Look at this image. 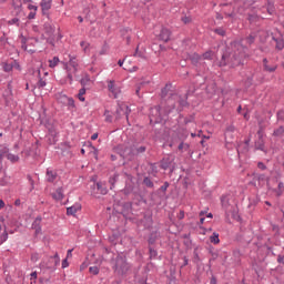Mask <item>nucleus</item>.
Masks as SVG:
<instances>
[{
  "mask_svg": "<svg viewBox=\"0 0 284 284\" xmlns=\"http://www.w3.org/2000/svg\"><path fill=\"white\" fill-rule=\"evenodd\" d=\"M41 222V217H37L34 223H33V227H37Z\"/></svg>",
  "mask_w": 284,
  "mask_h": 284,
  "instance_id": "37",
  "label": "nucleus"
},
{
  "mask_svg": "<svg viewBox=\"0 0 284 284\" xmlns=\"http://www.w3.org/2000/svg\"><path fill=\"white\" fill-rule=\"evenodd\" d=\"M28 9H29L30 11H33V12H37V11H38V7L34 6V4H31V3L28 6Z\"/></svg>",
  "mask_w": 284,
  "mask_h": 284,
  "instance_id": "30",
  "label": "nucleus"
},
{
  "mask_svg": "<svg viewBox=\"0 0 284 284\" xmlns=\"http://www.w3.org/2000/svg\"><path fill=\"white\" fill-rule=\"evenodd\" d=\"M202 58L204 60H212L214 58V53L213 51H206L205 53H203Z\"/></svg>",
  "mask_w": 284,
  "mask_h": 284,
  "instance_id": "21",
  "label": "nucleus"
},
{
  "mask_svg": "<svg viewBox=\"0 0 284 284\" xmlns=\"http://www.w3.org/2000/svg\"><path fill=\"white\" fill-rule=\"evenodd\" d=\"M85 89H80V92L78 93V99H80V101L84 102L85 98L83 97L85 94Z\"/></svg>",
  "mask_w": 284,
  "mask_h": 284,
  "instance_id": "23",
  "label": "nucleus"
},
{
  "mask_svg": "<svg viewBox=\"0 0 284 284\" xmlns=\"http://www.w3.org/2000/svg\"><path fill=\"white\" fill-rule=\"evenodd\" d=\"M26 42H27V39H26V38H22V49H23L24 51H28V52H30V53H33L34 51H32V49H28Z\"/></svg>",
  "mask_w": 284,
  "mask_h": 284,
  "instance_id": "27",
  "label": "nucleus"
},
{
  "mask_svg": "<svg viewBox=\"0 0 284 284\" xmlns=\"http://www.w3.org/2000/svg\"><path fill=\"white\" fill-rule=\"evenodd\" d=\"M2 68L6 72H10L13 68L20 70V67L17 62H13V63L3 62Z\"/></svg>",
  "mask_w": 284,
  "mask_h": 284,
  "instance_id": "11",
  "label": "nucleus"
},
{
  "mask_svg": "<svg viewBox=\"0 0 284 284\" xmlns=\"http://www.w3.org/2000/svg\"><path fill=\"white\" fill-rule=\"evenodd\" d=\"M250 141H251V139L246 140V141H245V144L248 145V144H250Z\"/></svg>",
  "mask_w": 284,
  "mask_h": 284,
  "instance_id": "60",
  "label": "nucleus"
},
{
  "mask_svg": "<svg viewBox=\"0 0 284 284\" xmlns=\"http://www.w3.org/2000/svg\"><path fill=\"white\" fill-rule=\"evenodd\" d=\"M4 207V202L3 200H0V210H2Z\"/></svg>",
  "mask_w": 284,
  "mask_h": 284,
  "instance_id": "48",
  "label": "nucleus"
},
{
  "mask_svg": "<svg viewBox=\"0 0 284 284\" xmlns=\"http://www.w3.org/2000/svg\"><path fill=\"white\" fill-rule=\"evenodd\" d=\"M53 199L55 201H62L64 199V193H63V189L59 187L53 194H52Z\"/></svg>",
  "mask_w": 284,
  "mask_h": 284,
  "instance_id": "14",
  "label": "nucleus"
},
{
  "mask_svg": "<svg viewBox=\"0 0 284 284\" xmlns=\"http://www.w3.org/2000/svg\"><path fill=\"white\" fill-rule=\"evenodd\" d=\"M130 113H131V110H130L129 105L121 103V104H119V106L116 109L115 119H120L122 115H125V118L128 120Z\"/></svg>",
  "mask_w": 284,
  "mask_h": 284,
  "instance_id": "5",
  "label": "nucleus"
},
{
  "mask_svg": "<svg viewBox=\"0 0 284 284\" xmlns=\"http://www.w3.org/2000/svg\"><path fill=\"white\" fill-rule=\"evenodd\" d=\"M210 242L213 243V244H219L220 243L219 233L214 232L210 236Z\"/></svg>",
  "mask_w": 284,
  "mask_h": 284,
  "instance_id": "17",
  "label": "nucleus"
},
{
  "mask_svg": "<svg viewBox=\"0 0 284 284\" xmlns=\"http://www.w3.org/2000/svg\"><path fill=\"white\" fill-rule=\"evenodd\" d=\"M258 168H260L261 170H265V165H264L263 163H258Z\"/></svg>",
  "mask_w": 284,
  "mask_h": 284,
  "instance_id": "49",
  "label": "nucleus"
},
{
  "mask_svg": "<svg viewBox=\"0 0 284 284\" xmlns=\"http://www.w3.org/2000/svg\"><path fill=\"white\" fill-rule=\"evenodd\" d=\"M78 21H80V23H82L83 22V18L81 16L78 17Z\"/></svg>",
  "mask_w": 284,
  "mask_h": 284,
  "instance_id": "55",
  "label": "nucleus"
},
{
  "mask_svg": "<svg viewBox=\"0 0 284 284\" xmlns=\"http://www.w3.org/2000/svg\"><path fill=\"white\" fill-rule=\"evenodd\" d=\"M58 100L60 101V102H62L63 104H67V105H69V106H71V108H74V100L73 99H71V98H68L67 95H59L58 97Z\"/></svg>",
  "mask_w": 284,
  "mask_h": 284,
  "instance_id": "9",
  "label": "nucleus"
},
{
  "mask_svg": "<svg viewBox=\"0 0 284 284\" xmlns=\"http://www.w3.org/2000/svg\"><path fill=\"white\" fill-rule=\"evenodd\" d=\"M182 21H183L185 24H187V23H190V18L184 17V18L182 19Z\"/></svg>",
  "mask_w": 284,
  "mask_h": 284,
  "instance_id": "42",
  "label": "nucleus"
},
{
  "mask_svg": "<svg viewBox=\"0 0 284 284\" xmlns=\"http://www.w3.org/2000/svg\"><path fill=\"white\" fill-rule=\"evenodd\" d=\"M245 58V47L241 41H234L231 43V51L222 55L220 67H225L231 64L232 67H237L243 62Z\"/></svg>",
  "mask_w": 284,
  "mask_h": 284,
  "instance_id": "1",
  "label": "nucleus"
},
{
  "mask_svg": "<svg viewBox=\"0 0 284 284\" xmlns=\"http://www.w3.org/2000/svg\"><path fill=\"white\" fill-rule=\"evenodd\" d=\"M211 284H216V280H215V277H212V280H211Z\"/></svg>",
  "mask_w": 284,
  "mask_h": 284,
  "instance_id": "52",
  "label": "nucleus"
},
{
  "mask_svg": "<svg viewBox=\"0 0 284 284\" xmlns=\"http://www.w3.org/2000/svg\"><path fill=\"white\" fill-rule=\"evenodd\" d=\"M168 105L172 106V109H176L178 111H181V108L187 105V101L185 97L181 99V97L174 94L168 100Z\"/></svg>",
  "mask_w": 284,
  "mask_h": 284,
  "instance_id": "3",
  "label": "nucleus"
},
{
  "mask_svg": "<svg viewBox=\"0 0 284 284\" xmlns=\"http://www.w3.org/2000/svg\"><path fill=\"white\" fill-rule=\"evenodd\" d=\"M145 151H146V148H145V146H139V148L132 150V153H133V154H140V153H143V152H145Z\"/></svg>",
  "mask_w": 284,
  "mask_h": 284,
  "instance_id": "22",
  "label": "nucleus"
},
{
  "mask_svg": "<svg viewBox=\"0 0 284 284\" xmlns=\"http://www.w3.org/2000/svg\"><path fill=\"white\" fill-rule=\"evenodd\" d=\"M79 211H81L80 204H74L67 209L68 215H71V216L75 215Z\"/></svg>",
  "mask_w": 284,
  "mask_h": 284,
  "instance_id": "12",
  "label": "nucleus"
},
{
  "mask_svg": "<svg viewBox=\"0 0 284 284\" xmlns=\"http://www.w3.org/2000/svg\"><path fill=\"white\" fill-rule=\"evenodd\" d=\"M99 138V134L98 133H93L92 135H91V140H97Z\"/></svg>",
  "mask_w": 284,
  "mask_h": 284,
  "instance_id": "43",
  "label": "nucleus"
},
{
  "mask_svg": "<svg viewBox=\"0 0 284 284\" xmlns=\"http://www.w3.org/2000/svg\"><path fill=\"white\" fill-rule=\"evenodd\" d=\"M185 214L183 212L180 213V219H183Z\"/></svg>",
  "mask_w": 284,
  "mask_h": 284,
  "instance_id": "56",
  "label": "nucleus"
},
{
  "mask_svg": "<svg viewBox=\"0 0 284 284\" xmlns=\"http://www.w3.org/2000/svg\"><path fill=\"white\" fill-rule=\"evenodd\" d=\"M216 33L220 36H224L225 31L223 29H216Z\"/></svg>",
  "mask_w": 284,
  "mask_h": 284,
  "instance_id": "41",
  "label": "nucleus"
},
{
  "mask_svg": "<svg viewBox=\"0 0 284 284\" xmlns=\"http://www.w3.org/2000/svg\"><path fill=\"white\" fill-rule=\"evenodd\" d=\"M134 57H141V53H139V48H136V51L134 53Z\"/></svg>",
  "mask_w": 284,
  "mask_h": 284,
  "instance_id": "50",
  "label": "nucleus"
},
{
  "mask_svg": "<svg viewBox=\"0 0 284 284\" xmlns=\"http://www.w3.org/2000/svg\"><path fill=\"white\" fill-rule=\"evenodd\" d=\"M100 272V268L98 266H91L89 268V273H91L92 275H98Z\"/></svg>",
  "mask_w": 284,
  "mask_h": 284,
  "instance_id": "24",
  "label": "nucleus"
},
{
  "mask_svg": "<svg viewBox=\"0 0 284 284\" xmlns=\"http://www.w3.org/2000/svg\"><path fill=\"white\" fill-rule=\"evenodd\" d=\"M60 60L59 58H53L52 60H49V67L51 69H54L59 64Z\"/></svg>",
  "mask_w": 284,
  "mask_h": 284,
  "instance_id": "19",
  "label": "nucleus"
},
{
  "mask_svg": "<svg viewBox=\"0 0 284 284\" xmlns=\"http://www.w3.org/2000/svg\"><path fill=\"white\" fill-rule=\"evenodd\" d=\"M80 47H82V50H83L84 52H88V49H89V47H90V43H89L88 41H81V42H80Z\"/></svg>",
  "mask_w": 284,
  "mask_h": 284,
  "instance_id": "25",
  "label": "nucleus"
},
{
  "mask_svg": "<svg viewBox=\"0 0 284 284\" xmlns=\"http://www.w3.org/2000/svg\"><path fill=\"white\" fill-rule=\"evenodd\" d=\"M283 47H284V43H283V42H278V43H277V49L282 50Z\"/></svg>",
  "mask_w": 284,
  "mask_h": 284,
  "instance_id": "44",
  "label": "nucleus"
},
{
  "mask_svg": "<svg viewBox=\"0 0 284 284\" xmlns=\"http://www.w3.org/2000/svg\"><path fill=\"white\" fill-rule=\"evenodd\" d=\"M246 42L248 44H252L254 42V37L253 36H250L247 39H246Z\"/></svg>",
  "mask_w": 284,
  "mask_h": 284,
  "instance_id": "39",
  "label": "nucleus"
},
{
  "mask_svg": "<svg viewBox=\"0 0 284 284\" xmlns=\"http://www.w3.org/2000/svg\"><path fill=\"white\" fill-rule=\"evenodd\" d=\"M42 13L45 14L51 9V0H42L41 3Z\"/></svg>",
  "mask_w": 284,
  "mask_h": 284,
  "instance_id": "13",
  "label": "nucleus"
},
{
  "mask_svg": "<svg viewBox=\"0 0 284 284\" xmlns=\"http://www.w3.org/2000/svg\"><path fill=\"white\" fill-rule=\"evenodd\" d=\"M159 39L163 42H169L171 40V31L168 28H162Z\"/></svg>",
  "mask_w": 284,
  "mask_h": 284,
  "instance_id": "8",
  "label": "nucleus"
},
{
  "mask_svg": "<svg viewBox=\"0 0 284 284\" xmlns=\"http://www.w3.org/2000/svg\"><path fill=\"white\" fill-rule=\"evenodd\" d=\"M130 266L126 262L125 256L123 255H118L114 260V264H113V270L114 272H116L118 274H124L129 271Z\"/></svg>",
  "mask_w": 284,
  "mask_h": 284,
  "instance_id": "2",
  "label": "nucleus"
},
{
  "mask_svg": "<svg viewBox=\"0 0 284 284\" xmlns=\"http://www.w3.org/2000/svg\"><path fill=\"white\" fill-rule=\"evenodd\" d=\"M97 190L100 191V194H102V195L108 194V190L105 187H103L102 183H97Z\"/></svg>",
  "mask_w": 284,
  "mask_h": 284,
  "instance_id": "18",
  "label": "nucleus"
},
{
  "mask_svg": "<svg viewBox=\"0 0 284 284\" xmlns=\"http://www.w3.org/2000/svg\"><path fill=\"white\" fill-rule=\"evenodd\" d=\"M191 136L196 138V134L192 133Z\"/></svg>",
  "mask_w": 284,
  "mask_h": 284,
  "instance_id": "64",
  "label": "nucleus"
},
{
  "mask_svg": "<svg viewBox=\"0 0 284 284\" xmlns=\"http://www.w3.org/2000/svg\"><path fill=\"white\" fill-rule=\"evenodd\" d=\"M143 184H144L146 187H149V189L154 187V183L152 182V180H151L150 178H145V179L143 180Z\"/></svg>",
  "mask_w": 284,
  "mask_h": 284,
  "instance_id": "20",
  "label": "nucleus"
},
{
  "mask_svg": "<svg viewBox=\"0 0 284 284\" xmlns=\"http://www.w3.org/2000/svg\"><path fill=\"white\" fill-rule=\"evenodd\" d=\"M123 64H124V60H119V61H118V65H119V67H123Z\"/></svg>",
  "mask_w": 284,
  "mask_h": 284,
  "instance_id": "46",
  "label": "nucleus"
},
{
  "mask_svg": "<svg viewBox=\"0 0 284 284\" xmlns=\"http://www.w3.org/2000/svg\"><path fill=\"white\" fill-rule=\"evenodd\" d=\"M72 256V250L68 251V257Z\"/></svg>",
  "mask_w": 284,
  "mask_h": 284,
  "instance_id": "54",
  "label": "nucleus"
},
{
  "mask_svg": "<svg viewBox=\"0 0 284 284\" xmlns=\"http://www.w3.org/2000/svg\"><path fill=\"white\" fill-rule=\"evenodd\" d=\"M160 112H161L160 106H155L151 111L152 115H154V113H155V116H161Z\"/></svg>",
  "mask_w": 284,
  "mask_h": 284,
  "instance_id": "28",
  "label": "nucleus"
},
{
  "mask_svg": "<svg viewBox=\"0 0 284 284\" xmlns=\"http://www.w3.org/2000/svg\"><path fill=\"white\" fill-rule=\"evenodd\" d=\"M207 217H209V219H212V217H213L212 213H209V214H207Z\"/></svg>",
  "mask_w": 284,
  "mask_h": 284,
  "instance_id": "61",
  "label": "nucleus"
},
{
  "mask_svg": "<svg viewBox=\"0 0 284 284\" xmlns=\"http://www.w3.org/2000/svg\"><path fill=\"white\" fill-rule=\"evenodd\" d=\"M104 121L105 122H109V123H112L113 121V115L111 114V112L109 110H105L104 113Z\"/></svg>",
  "mask_w": 284,
  "mask_h": 284,
  "instance_id": "16",
  "label": "nucleus"
},
{
  "mask_svg": "<svg viewBox=\"0 0 284 284\" xmlns=\"http://www.w3.org/2000/svg\"><path fill=\"white\" fill-rule=\"evenodd\" d=\"M8 149L3 148L2 151H0V159H3V156H7V159L11 162V163H17V161H19V156L8 153Z\"/></svg>",
  "mask_w": 284,
  "mask_h": 284,
  "instance_id": "7",
  "label": "nucleus"
},
{
  "mask_svg": "<svg viewBox=\"0 0 284 284\" xmlns=\"http://www.w3.org/2000/svg\"><path fill=\"white\" fill-rule=\"evenodd\" d=\"M106 88L110 93V97L114 99L119 98V95L121 94L120 85L113 80L106 81Z\"/></svg>",
  "mask_w": 284,
  "mask_h": 284,
  "instance_id": "4",
  "label": "nucleus"
},
{
  "mask_svg": "<svg viewBox=\"0 0 284 284\" xmlns=\"http://www.w3.org/2000/svg\"><path fill=\"white\" fill-rule=\"evenodd\" d=\"M265 69L270 72H274L276 70V67H267V64H265Z\"/></svg>",
  "mask_w": 284,
  "mask_h": 284,
  "instance_id": "35",
  "label": "nucleus"
},
{
  "mask_svg": "<svg viewBox=\"0 0 284 284\" xmlns=\"http://www.w3.org/2000/svg\"><path fill=\"white\" fill-rule=\"evenodd\" d=\"M47 85V83L43 80H40L38 83L39 88H44Z\"/></svg>",
  "mask_w": 284,
  "mask_h": 284,
  "instance_id": "40",
  "label": "nucleus"
},
{
  "mask_svg": "<svg viewBox=\"0 0 284 284\" xmlns=\"http://www.w3.org/2000/svg\"><path fill=\"white\" fill-rule=\"evenodd\" d=\"M89 82H90L89 77H87V78L82 79V81H80V83H82V85H88Z\"/></svg>",
  "mask_w": 284,
  "mask_h": 284,
  "instance_id": "31",
  "label": "nucleus"
},
{
  "mask_svg": "<svg viewBox=\"0 0 284 284\" xmlns=\"http://www.w3.org/2000/svg\"><path fill=\"white\" fill-rule=\"evenodd\" d=\"M204 221H205V219H204V217H201L200 223L203 224Z\"/></svg>",
  "mask_w": 284,
  "mask_h": 284,
  "instance_id": "57",
  "label": "nucleus"
},
{
  "mask_svg": "<svg viewBox=\"0 0 284 284\" xmlns=\"http://www.w3.org/2000/svg\"><path fill=\"white\" fill-rule=\"evenodd\" d=\"M62 267H63V268L69 267V262H68L67 258L63 260V262H62Z\"/></svg>",
  "mask_w": 284,
  "mask_h": 284,
  "instance_id": "36",
  "label": "nucleus"
},
{
  "mask_svg": "<svg viewBox=\"0 0 284 284\" xmlns=\"http://www.w3.org/2000/svg\"><path fill=\"white\" fill-rule=\"evenodd\" d=\"M123 70L129 72H136L139 70V67L131 68V67H128V64H124Z\"/></svg>",
  "mask_w": 284,
  "mask_h": 284,
  "instance_id": "26",
  "label": "nucleus"
},
{
  "mask_svg": "<svg viewBox=\"0 0 284 284\" xmlns=\"http://www.w3.org/2000/svg\"><path fill=\"white\" fill-rule=\"evenodd\" d=\"M54 258H55V260H58V261L60 260V257H59V254H58V253L54 255Z\"/></svg>",
  "mask_w": 284,
  "mask_h": 284,
  "instance_id": "58",
  "label": "nucleus"
},
{
  "mask_svg": "<svg viewBox=\"0 0 284 284\" xmlns=\"http://www.w3.org/2000/svg\"><path fill=\"white\" fill-rule=\"evenodd\" d=\"M169 187V184H166L165 186H163V191H166Z\"/></svg>",
  "mask_w": 284,
  "mask_h": 284,
  "instance_id": "59",
  "label": "nucleus"
},
{
  "mask_svg": "<svg viewBox=\"0 0 284 284\" xmlns=\"http://www.w3.org/2000/svg\"><path fill=\"white\" fill-rule=\"evenodd\" d=\"M58 179V173L54 170L48 169L47 170V181L49 183H53Z\"/></svg>",
  "mask_w": 284,
  "mask_h": 284,
  "instance_id": "10",
  "label": "nucleus"
},
{
  "mask_svg": "<svg viewBox=\"0 0 284 284\" xmlns=\"http://www.w3.org/2000/svg\"><path fill=\"white\" fill-rule=\"evenodd\" d=\"M168 92H169V87H165L163 90H162V97L165 98L168 95Z\"/></svg>",
  "mask_w": 284,
  "mask_h": 284,
  "instance_id": "33",
  "label": "nucleus"
},
{
  "mask_svg": "<svg viewBox=\"0 0 284 284\" xmlns=\"http://www.w3.org/2000/svg\"><path fill=\"white\" fill-rule=\"evenodd\" d=\"M68 78H69V80H70V84H72L73 75H72L71 73H69Z\"/></svg>",
  "mask_w": 284,
  "mask_h": 284,
  "instance_id": "45",
  "label": "nucleus"
},
{
  "mask_svg": "<svg viewBox=\"0 0 284 284\" xmlns=\"http://www.w3.org/2000/svg\"><path fill=\"white\" fill-rule=\"evenodd\" d=\"M234 131H235V128L234 126H229L226 132H225V146L227 149L232 148L231 144L233 142V139H234Z\"/></svg>",
  "mask_w": 284,
  "mask_h": 284,
  "instance_id": "6",
  "label": "nucleus"
},
{
  "mask_svg": "<svg viewBox=\"0 0 284 284\" xmlns=\"http://www.w3.org/2000/svg\"><path fill=\"white\" fill-rule=\"evenodd\" d=\"M71 65L73 67V72L77 73L78 71V64H75V62H73V60H71Z\"/></svg>",
  "mask_w": 284,
  "mask_h": 284,
  "instance_id": "38",
  "label": "nucleus"
},
{
  "mask_svg": "<svg viewBox=\"0 0 284 284\" xmlns=\"http://www.w3.org/2000/svg\"><path fill=\"white\" fill-rule=\"evenodd\" d=\"M183 148H185V144L184 143H180L179 150H183Z\"/></svg>",
  "mask_w": 284,
  "mask_h": 284,
  "instance_id": "51",
  "label": "nucleus"
},
{
  "mask_svg": "<svg viewBox=\"0 0 284 284\" xmlns=\"http://www.w3.org/2000/svg\"><path fill=\"white\" fill-rule=\"evenodd\" d=\"M283 183H280V185H278V189H280V191H278V193H277V196H281L282 195V193H283Z\"/></svg>",
  "mask_w": 284,
  "mask_h": 284,
  "instance_id": "34",
  "label": "nucleus"
},
{
  "mask_svg": "<svg viewBox=\"0 0 284 284\" xmlns=\"http://www.w3.org/2000/svg\"><path fill=\"white\" fill-rule=\"evenodd\" d=\"M37 11H31L28 16L29 20H33L36 18Z\"/></svg>",
  "mask_w": 284,
  "mask_h": 284,
  "instance_id": "32",
  "label": "nucleus"
},
{
  "mask_svg": "<svg viewBox=\"0 0 284 284\" xmlns=\"http://www.w3.org/2000/svg\"><path fill=\"white\" fill-rule=\"evenodd\" d=\"M94 156H98V152H97V150H94Z\"/></svg>",
  "mask_w": 284,
  "mask_h": 284,
  "instance_id": "62",
  "label": "nucleus"
},
{
  "mask_svg": "<svg viewBox=\"0 0 284 284\" xmlns=\"http://www.w3.org/2000/svg\"><path fill=\"white\" fill-rule=\"evenodd\" d=\"M140 91H141V87L136 88L135 94H136L138 97H140Z\"/></svg>",
  "mask_w": 284,
  "mask_h": 284,
  "instance_id": "47",
  "label": "nucleus"
},
{
  "mask_svg": "<svg viewBox=\"0 0 284 284\" xmlns=\"http://www.w3.org/2000/svg\"><path fill=\"white\" fill-rule=\"evenodd\" d=\"M257 134H258V136H260V140L255 143V148L257 149V150H264V141L262 140V136H263V133H262V131L260 130L258 132H257Z\"/></svg>",
  "mask_w": 284,
  "mask_h": 284,
  "instance_id": "15",
  "label": "nucleus"
},
{
  "mask_svg": "<svg viewBox=\"0 0 284 284\" xmlns=\"http://www.w3.org/2000/svg\"><path fill=\"white\" fill-rule=\"evenodd\" d=\"M283 132H284V128L281 126V128H278V129L274 132V134H275L276 136H280V135H282Z\"/></svg>",
  "mask_w": 284,
  "mask_h": 284,
  "instance_id": "29",
  "label": "nucleus"
},
{
  "mask_svg": "<svg viewBox=\"0 0 284 284\" xmlns=\"http://www.w3.org/2000/svg\"><path fill=\"white\" fill-rule=\"evenodd\" d=\"M81 152H82V154H84V153H85V150H84V149H82V150H81Z\"/></svg>",
  "mask_w": 284,
  "mask_h": 284,
  "instance_id": "63",
  "label": "nucleus"
},
{
  "mask_svg": "<svg viewBox=\"0 0 284 284\" xmlns=\"http://www.w3.org/2000/svg\"><path fill=\"white\" fill-rule=\"evenodd\" d=\"M31 278H37V273H31Z\"/></svg>",
  "mask_w": 284,
  "mask_h": 284,
  "instance_id": "53",
  "label": "nucleus"
}]
</instances>
